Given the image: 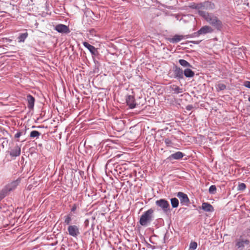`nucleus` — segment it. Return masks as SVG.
<instances>
[{
  "mask_svg": "<svg viewBox=\"0 0 250 250\" xmlns=\"http://www.w3.org/2000/svg\"><path fill=\"white\" fill-rule=\"evenodd\" d=\"M79 206L78 205L76 204H74L71 209V212H75V211L77 209V208H78Z\"/></svg>",
  "mask_w": 250,
  "mask_h": 250,
  "instance_id": "nucleus-34",
  "label": "nucleus"
},
{
  "mask_svg": "<svg viewBox=\"0 0 250 250\" xmlns=\"http://www.w3.org/2000/svg\"><path fill=\"white\" fill-rule=\"evenodd\" d=\"M244 85L246 87L250 88V81H246L244 82Z\"/></svg>",
  "mask_w": 250,
  "mask_h": 250,
  "instance_id": "nucleus-35",
  "label": "nucleus"
},
{
  "mask_svg": "<svg viewBox=\"0 0 250 250\" xmlns=\"http://www.w3.org/2000/svg\"><path fill=\"white\" fill-rule=\"evenodd\" d=\"M184 38L183 35H175L172 38L168 39V41L172 43H177Z\"/></svg>",
  "mask_w": 250,
  "mask_h": 250,
  "instance_id": "nucleus-16",
  "label": "nucleus"
},
{
  "mask_svg": "<svg viewBox=\"0 0 250 250\" xmlns=\"http://www.w3.org/2000/svg\"><path fill=\"white\" fill-rule=\"evenodd\" d=\"M209 192L210 194H213L216 192V188L215 185H211L209 188Z\"/></svg>",
  "mask_w": 250,
  "mask_h": 250,
  "instance_id": "nucleus-28",
  "label": "nucleus"
},
{
  "mask_svg": "<svg viewBox=\"0 0 250 250\" xmlns=\"http://www.w3.org/2000/svg\"><path fill=\"white\" fill-rule=\"evenodd\" d=\"M126 102L127 105L130 108L132 109L136 107V104L135 102V98L134 96L132 95L128 96L126 99Z\"/></svg>",
  "mask_w": 250,
  "mask_h": 250,
  "instance_id": "nucleus-10",
  "label": "nucleus"
},
{
  "mask_svg": "<svg viewBox=\"0 0 250 250\" xmlns=\"http://www.w3.org/2000/svg\"><path fill=\"white\" fill-rule=\"evenodd\" d=\"M248 100L249 102H250V97L248 98Z\"/></svg>",
  "mask_w": 250,
  "mask_h": 250,
  "instance_id": "nucleus-39",
  "label": "nucleus"
},
{
  "mask_svg": "<svg viewBox=\"0 0 250 250\" xmlns=\"http://www.w3.org/2000/svg\"><path fill=\"white\" fill-rule=\"evenodd\" d=\"M171 206L173 208H175L178 207L179 205V201L176 198H171Z\"/></svg>",
  "mask_w": 250,
  "mask_h": 250,
  "instance_id": "nucleus-25",
  "label": "nucleus"
},
{
  "mask_svg": "<svg viewBox=\"0 0 250 250\" xmlns=\"http://www.w3.org/2000/svg\"><path fill=\"white\" fill-rule=\"evenodd\" d=\"M201 41H190V42L193 43L194 44H198Z\"/></svg>",
  "mask_w": 250,
  "mask_h": 250,
  "instance_id": "nucleus-38",
  "label": "nucleus"
},
{
  "mask_svg": "<svg viewBox=\"0 0 250 250\" xmlns=\"http://www.w3.org/2000/svg\"><path fill=\"white\" fill-rule=\"evenodd\" d=\"M204 6L206 10H212L215 8V4L211 1H206L204 2Z\"/></svg>",
  "mask_w": 250,
  "mask_h": 250,
  "instance_id": "nucleus-13",
  "label": "nucleus"
},
{
  "mask_svg": "<svg viewBox=\"0 0 250 250\" xmlns=\"http://www.w3.org/2000/svg\"><path fill=\"white\" fill-rule=\"evenodd\" d=\"M177 196L179 198L181 204L188 205L189 203V200L186 194L182 192H179Z\"/></svg>",
  "mask_w": 250,
  "mask_h": 250,
  "instance_id": "nucleus-8",
  "label": "nucleus"
},
{
  "mask_svg": "<svg viewBox=\"0 0 250 250\" xmlns=\"http://www.w3.org/2000/svg\"><path fill=\"white\" fill-rule=\"evenodd\" d=\"M83 45L89 50L92 55H96L97 54V49L94 46L90 45L87 42H83Z\"/></svg>",
  "mask_w": 250,
  "mask_h": 250,
  "instance_id": "nucleus-11",
  "label": "nucleus"
},
{
  "mask_svg": "<svg viewBox=\"0 0 250 250\" xmlns=\"http://www.w3.org/2000/svg\"><path fill=\"white\" fill-rule=\"evenodd\" d=\"M200 16L203 17L209 24L216 30L221 31L223 27L222 21L212 13L200 12Z\"/></svg>",
  "mask_w": 250,
  "mask_h": 250,
  "instance_id": "nucleus-1",
  "label": "nucleus"
},
{
  "mask_svg": "<svg viewBox=\"0 0 250 250\" xmlns=\"http://www.w3.org/2000/svg\"><path fill=\"white\" fill-rule=\"evenodd\" d=\"M67 230L68 234L74 237H76L80 233L79 229L76 225H69Z\"/></svg>",
  "mask_w": 250,
  "mask_h": 250,
  "instance_id": "nucleus-5",
  "label": "nucleus"
},
{
  "mask_svg": "<svg viewBox=\"0 0 250 250\" xmlns=\"http://www.w3.org/2000/svg\"><path fill=\"white\" fill-rule=\"evenodd\" d=\"M156 205L160 207L163 211L167 213L170 210V205L167 201L164 199H161L157 200L155 202Z\"/></svg>",
  "mask_w": 250,
  "mask_h": 250,
  "instance_id": "nucleus-3",
  "label": "nucleus"
},
{
  "mask_svg": "<svg viewBox=\"0 0 250 250\" xmlns=\"http://www.w3.org/2000/svg\"><path fill=\"white\" fill-rule=\"evenodd\" d=\"M164 141L167 147H171L173 144L171 138H165L164 139Z\"/></svg>",
  "mask_w": 250,
  "mask_h": 250,
  "instance_id": "nucleus-27",
  "label": "nucleus"
},
{
  "mask_svg": "<svg viewBox=\"0 0 250 250\" xmlns=\"http://www.w3.org/2000/svg\"><path fill=\"white\" fill-rule=\"evenodd\" d=\"M184 156L185 154L184 153H183L181 152L178 151L175 152V153L171 154L169 156V158L173 159L174 160H179L180 159H182Z\"/></svg>",
  "mask_w": 250,
  "mask_h": 250,
  "instance_id": "nucleus-17",
  "label": "nucleus"
},
{
  "mask_svg": "<svg viewBox=\"0 0 250 250\" xmlns=\"http://www.w3.org/2000/svg\"><path fill=\"white\" fill-rule=\"evenodd\" d=\"M173 74L170 75V72L168 75L170 78L177 79L178 80L183 79L184 78L183 70L177 66H174L173 68Z\"/></svg>",
  "mask_w": 250,
  "mask_h": 250,
  "instance_id": "nucleus-4",
  "label": "nucleus"
},
{
  "mask_svg": "<svg viewBox=\"0 0 250 250\" xmlns=\"http://www.w3.org/2000/svg\"><path fill=\"white\" fill-rule=\"evenodd\" d=\"M72 214L71 213L65 215L64 217V223L65 225H69L72 221Z\"/></svg>",
  "mask_w": 250,
  "mask_h": 250,
  "instance_id": "nucleus-22",
  "label": "nucleus"
},
{
  "mask_svg": "<svg viewBox=\"0 0 250 250\" xmlns=\"http://www.w3.org/2000/svg\"><path fill=\"white\" fill-rule=\"evenodd\" d=\"M179 62L183 67H191V64L188 62L187 61L183 60V59H180L179 60Z\"/></svg>",
  "mask_w": 250,
  "mask_h": 250,
  "instance_id": "nucleus-24",
  "label": "nucleus"
},
{
  "mask_svg": "<svg viewBox=\"0 0 250 250\" xmlns=\"http://www.w3.org/2000/svg\"><path fill=\"white\" fill-rule=\"evenodd\" d=\"M213 31V29L211 27L208 25H205L202 27L200 30H199L196 33H195L194 34L196 36H199L200 35L212 33Z\"/></svg>",
  "mask_w": 250,
  "mask_h": 250,
  "instance_id": "nucleus-6",
  "label": "nucleus"
},
{
  "mask_svg": "<svg viewBox=\"0 0 250 250\" xmlns=\"http://www.w3.org/2000/svg\"><path fill=\"white\" fill-rule=\"evenodd\" d=\"M246 188V184L243 183H241L239 184L238 188H237V189H238V190H244V189H245Z\"/></svg>",
  "mask_w": 250,
  "mask_h": 250,
  "instance_id": "nucleus-30",
  "label": "nucleus"
},
{
  "mask_svg": "<svg viewBox=\"0 0 250 250\" xmlns=\"http://www.w3.org/2000/svg\"><path fill=\"white\" fill-rule=\"evenodd\" d=\"M202 209L208 212H212L214 210L212 206L208 203H203L202 205Z\"/></svg>",
  "mask_w": 250,
  "mask_h": 250,
  "instance_id": "nucleus-15",
  "label": "nucleus"
},
{
  "mask_svg": "<svg viewBox=\"0 0 250 250\" xmlns=\"http://www.w3.org/2000/svg\"><path fill=\"white\" fill-rule=\"evenodd\" d=\"M9 192L7 188L4 186L0 191V201L8 195Z\"/></svg>",
  "mask_w": 250,
  "mask_h": 250,
  "instance_id": "nucleus-20",
  "label": "nucleus"
},
{
  "mask_svg": "<svg viewBox=\"0 0 250 250\" xmlns=\"http://www.w3.org/2000/svg\"><path fill=\"white\" fill-rule=\"evenodd\" d=\"M250 244V241L248 240H240L236 243V246L238 248L243 249L245 245H249Z\"/></svg>",
  "mask_w": 250,
  "mask_h": 250,
  "instance_id": "nucleus-19",
  "label": "nucleus"
},
{
  "mask_svg": "<svg viewBox=\"0 0 250 250\" xmlns=\"http://www.w3.org/2000/svg\"><path fill=\"white\" fill-rule=\"evenodd\" d=\"M22 133L21 131L18 132L15 135V138H19L21 136Z\"/></svg>",
  "mask_w": 250,
  "mask_h": 250,
  "instance_id": "nucleus-36",
  "label": "nucleus"
},
{
  "mask_svg": "<svg viewBox=\"0 0 250 250\" xmlns=\"http://www.w3.org/2000/svg\"><path fill=\"white\" fill-rule=\"evenodd\" d=\"M197 247V244L195 242H192L189 245V250H195Z\"/></svg>",
  "mask_w": 250,
  "mask_h": 250,
  "instance_id": "nucleus-29",
  "label": "nucleus"
},
{
  "mask_svg": "<svg viewBox=\"0 0 250 250\" xmlns=\"http://www.w3.org/2000/svg\"><path fill=\"white\" fill-rule=\"evenodd\" d=\"M20 182L21 179H17V180L7 184L5 187L7 188L9 192H11L16 188Z\"/></svg>",
  "mask_w": 250,
  "mask_h": 250,
  "instance_id": "nucleus-9",
  "label": "nucleus"
},
{
  "mask_svg": "<svg viewBox=\"0 0 250 250\" xmlns=\"http://www.w3.org/2000/svg\"><path fill=\"white\" fill-rule=\"evenodd\" d=\"M192 105H188L187 106V109L188 110H190L192 109Z\"/></svg>",
  "mask_w": 250,
  "mask_h": 250,
  "instance_id": "nucleus-37",
  "label": "nucleus"
},
{
  "mask_svg": "<svg viewBox=\"0 0 250 250\" xmlns=\"http://www.w3.org/2000/svg\"><path fill=\"white\" fill-rule=\"evenodd\" d=\"M154 209L151 208L144 212L139 220L140 224L144 227H147L154 219Z\"/></svg>",
  "mask_w": 250,
  "mask_h": 250,
  "instance_id": "nucleus-2",
  "label": "nucleus"
},
{
  "mask_svg": "<svg viewBox=\"0 0 250 250\" xmlns=\"http://www.w3.org/2000/svg\"><path fill=\"white\" fill-rule=\"evenodd\" d=\"M170 87L172 91H174L175 94H179L183 92L182 89L177 85H173Z\"/></svg>",
  "mask_w": 250,
  "mask_h": 250,
  "instance_id": "nucleus-23",
  "label": "nucleus"
},
{
  "mask_svg": "<svg viewBox=\"0 0 250 250\" xmlns=\"http://www.w3.org/2000/svg\"><path fill=\"white\" fill-rule=\"evenodd\" d=\"M21 147L19 146H15L10 151V155L12 157L19 156L21 154Z\"/></svg>",
  "mask_w": 250,
  "mask_h": 250,
  "instance_id": "nucleus-12",
  "label": "nucleus"
},
{
  "mask_svg": "<svg viewBox=\"0 0 250 250\" xmlns=\"http://www.w3.org/2000/svg\"><path fill=\"white\" fill-rule=\"evenodd\" d=\"M27 101L28 102V107L30 109H32L34 107L35 98L31 95H28L27 96Z\"/></svg>",
  "mask_w": 250,
  "mask_h": 250,
  "instance_id": "nucleus-14",
  "label": "nucleus"
},
{
  "mask_svg": "<svg viewBox=\"0 0 250 250\" xmlns=\"http://www.w3.org/2000/svg\"><path fill=\"white\" fill-rule=\"evenodd\" d=\"M205 7L204 6V2L199 3V11H198V14L200 15V12H206L205 11Z\"/></svg>",
  "mask_w": 250,
  "mask_h": 250,
  "instance_id": "nucleus-32",
  "label": "nucleus"
},
{
  "mask_svg": "<svg viewBox=\"0 0 250 250\" xmlns=\"http://www.w3.org/2000/svg\"><path fill=\"white\" fill-rule=\"evenodd\" d=\"M184 75L187 78H192L194 76L195 73L190 69L187 68L183 71Z\"/></svg>",
  "mask_w": 250,
  "mask_h": 250,
  "instance_id": "nucleus-18",
  "label": "nucleus"
},
{
  "mask_svg": "<svg viewBox=\"0 0 250 250\" xmlns=\"http://www.w3.org/2000/svg\"><path fill=\"white\" fill-rule=\"evenodd\" d=\"M55 29L61 33L68 34L70 32L68 26L62 24H59L57 25L55 27Z\"/></svg>",
  "mask_w": 250,
  "mask_h": 250,
  "instance_id": "nucleus-7",
  "label": "nucleus"
},
{
  "mask_svg": "<svg viewBox=\"0 0 250 250\" xmlns=\"http://www.w3.org/2000/svg\"><path fill=\"white\" fill-rule=\"evenodd\" d=\"M189 7L192 9H195L198 10V12L199 11V3H192L190 5Z\"/></svg>",
  "mask_w": 250,
  "mask_h": 250,
  "instance_id": "nucleus-33",
  "label": "nucleus"
},
{
  "mask_svg": "<svg viewBox=\"0 0 250 250\" xmlns=\"http://www.w3.org/2000/svg\"><path fill=\"white\" fill-rule=\"evenodd\" d=\"M28 36V34L27 32L21 34L18 38V42H24Z\"/></svg>",
  "mask_w": 250,
  "mask_h": 250,
  "instance_id": "nucleus-21",
  "label": "nucleus"
},
{
  "mask_svg": "<svg viewBox=\"0 0 250 250\" xmlns=\"http://www.w3.org/2000/svg\"><path fill=\"white\" fill-rule=\"evenodd\" d=\"M217 88L219 91L223 90L226 88V86L224 83H218Z\"/></svg>",
  "mask_w": 250,
  "mask_h": 250,
  "instance_id": "nucleus-31",
  "label": "nucleus"
},
{
  "mask_svg": "<svg viewBox=\"0 0 250 250\" xmlns=\"http://www.w3.org/2000/svg\"><path fill=\"white\" fill-rule=\"evenodd\" d=\"M41 135V133L36 130L32 131L30 133V136L31 138H38Z\"/></svg>",
  "mask_w": 250,
  "mask_h": 250,
  "instance_id": "nucleus-26",
  "label": "nucleus"
}]
</instances>
